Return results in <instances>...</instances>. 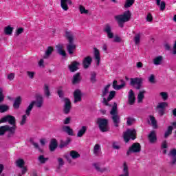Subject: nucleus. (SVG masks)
<instances>
[{
    "label": "nucleus",
    "instance_id": "f257e3e1",
    "mask_svg": "<svg viewBox=\"0 0 176 176\" xmlns=\"http://www.w3.org/2000/svg\"><path fill=\"white\" fill-rule=\"evenodd\" d=\"M115 19L118 25V27L123 28L124 26V23L130 21V19H131V12H130V11H125L121 14L116 15Z\"/></svg>",
    "mask_w": 176,
    "mask_h": 176
},
{
    "label": "nucleus",
    "instance_id": "f03ea898",
    "mask_svg": "<svg viewBox=\"0 0 176 176\" xmlns=\"http://www.w3.org/2000/svg\"><path fill=\"white\" fill-rule=\"evenodd\" d=\"M34 105H36L37 108H42V107H43V96H42V95H36V101H32L29 104L26 111V113L28 115H29V113H31V111L34 108Z\"/></svg>",
    "mask_w": 176,
    "mask_h": 176
},
{
    "label": "nucleus",
    "instance_id": "7ed1b4c3",
    "mask_svg": "<svg viewBox=\"0 0 176 176\" xmlns=\"http://www.w3.org/2000/svg\"><path fill=\"white\" fill-rule=\"evenodd\" d=\"M6 133H8V137L14 135L16 133V126H10V125H4L0 126V137L5 135Z\"/></svg>",
    "mask_w": 176,
    "mask_h": 176
},
{
    "label": "nucleus",
    "instance_id": "20e7f679",
    "mask_svg": "<svg viewBox=\"0 0 176 176\" xmlns=\"http://www.w3.org/2000/svg\"><path fill=\"white\" fill-rule=\"evenodd\" d=\"M110 115H111V119L114 123V126L118 127L119 126V123H120V116L118 113V107L116 104L113 106L111 111H110Z\"/></svg>",
    "mask_w": 176,
    "mask_h": 176
},
{
    "label": "nucleus",
    "instance_id": "39448f33",
    "mask_svg": "<svg viewBox=\"0 0 176 176\" xmlns=\"http://www.w3.org/2000/svg\"><path fill=\"white\" fill-rule=\"evenodd\" d=\"M8 122L9 124H11L10 127H15V131L17 130V126L16 125V118L13 116L8 115L3 117L0 120V123H6Z\"/></svg>",
    "mask_w": 176,
    "mask_h": 176
},
{
    "label": "nucleus",
    "instance_id": "423d86ee",
    "mask_svg": "<svg viewBox=\"0 0 176 176\" xmlns=\"http://www.w3.org/2000/svg\"><path fill=\"white\" fill-rule=\"evenodd\" d=\"M135 134H137L135 129H127L126 131L123 133L124 141L127 142L130 141V140H135Z\"/></svg>",
    "mask_w": 176,
    "mask_h": 176
},
{
    "label": "nucleus",
    "instance_id": "0eeeda50",
    "mask_svg": "<svg viewBox=\"0 0 176 176\" xmlns=\"http://www.w3.org/2000/svg\"><path fill=\"white\" fill-rule=\"evenodd\" d=\"M98 124L99 126V129L100 131L102 133H105V131H108V120L105 118H98Z\"/></svg>",
    "mask_w": 176,
    "mask_h": 176
},
{
    "label": "nucleus",
    "instance_id": "6e6552de",
    "mask_svg": "<svg viewBox=\"0 0 176 176\" xmlns=\"http://www.w3.org/2000/svg\"><path fill=\"white\" fill-rule=\"evenodd\" d=\"M138 152H141V144L140 143H134L126 151V155L129 156L131 153H138Z\"/></svg>",
    "mask_w": 176,
    "mask_h": 176
},
{
    "label": "nucleus",
    "instance_id": "1a4fd4ad",
    "mask_svg": "<svg viewBox=\"0 0 176 176\" xmlns=\"http://www.w3.org/2000/svg\"><path fill=\"white\" fill-rule=\"evenodd\" d=\"M109 87H111V85H107L106 87H104V89L102 90V97L103 98V104L108 107L109 104L108 103L107 100V97L108 96V94H109Z\"/></svg>",
    "mask_w": 176,
    "mask_h": 176
},
{
    "label": "nucleus",
    "instance_id": "9d476101",
    "mask_svg": "<svg viewBox=\"0 0 176 176\" xmlns=\"http://www.w3.org/2000/svg\"><path fill=\"white\" fill-rule=\"evenodd\" d=\"M103 31L107 34L109 39H112L113 38V32H112V26H111V25L106 24L104 27Z\"/></svg>",
    "mask_w": 176,
    "mask_h": 176
},
{
    "label": "nucleus",
    "instance_id": "9b49d317",
    "mask_svg": "<svg viewBox=\"0 0 176 176\" xmlns=\"http://www.w3.org/2000/svg\"><path fill=\"white\" fill-rule=\"evenodd\" d=\"M142 83V78H131V86H134L137 85L136 89H138V90H140V89H141Z\"/></svg>",
    "mask_w": 176,
    "mask_h": 176
},
{
    "label": "nucleus",
    "instance_id": "f8f14e48",
    "mask_svg": "<svg viewBox=\"0 0 176 176\" xmlns=\"http://www.w3.org/2000/svg\"><path fill=\"white\" fill-rule=\"evenodd\" d=\"M67 50L69 54H74V52L76 50V45L74 43V41H70L67 45Z\"/></svg>",
    "mask_w": 176,
    "mask_h": 176
},
{
    "label": "nucleus",
    "instance_id": "ddd939ff",
    "mask_svg": "<svg viewBox=\"0 0 176 176\" xmlns=\"http://www.w3.org/2000/svg\"><path fill=\"white\" fill-rule=\"evenodd\" d=\"M71 100H69L68 98H65V104L63 109L64 113L68 114V113L71 111Z\"/></svg>",
    "mask_w": 176,
    "mask_h": 176
},
{
    "label": "nucleus",
    "instance_id": "4468645a",
    "mask_svg": "<svg viewBox=\"0 0 176 176\" xmlns=\"http://www.w3.org/2000/svg\"><path fill=\"white\" fill-rule=\"evenodd\" d=\"M65 36L68 40V42H74L75 39V33L69 30H65Z\"/></svg>",
    "mask_w": 176,
    "mask_h": 176
},
{
    "label": "nucleus",
    "instance_id": "2eb2a0df",
    "mask_svg": "<svg viewBox=\"0 0 176 176\" xmlns=\"http://www.w3.org/2000/svg\"><path fill=\"white\" fill-rule=\"evenodd\" d=\"M94 57L97 61V65H100V62L101 61V54H100V50L96 47L94 48Z\"/></svg>",
    "mask_w": 176,
    "mask_h": 176
},
{
    "label": "nucleus",
    "instance_id": "dca6fc26",
    "mask_svg": "<svg viewBox=\"0 0 176 176\" xmlns=\"http://www.w3.org/2000/svg\"><path fill=\"white\" fill-rule=\"evenodd\" d=\"M91 61H93V58L91 56L85 57L82 60L83 67L87 69L91 65Z\"/></svg>",
    "mask_w": 176,
    "mask_h": 176
},
{
    "label": "nucleus",
    "instance_id": "f3484780",
    "mask_svg": "<svg viewBox=\"0 0 176 176\" xmlns=\"http://www.w3.org/2000/svg\"><path fill=\"white\" fill-rule=\"evenodd\" d=\"M74 96L75 104H76V102L82 101V92L80 91V90L76 89V91H74Z\"/></svg>",
    "mask_w": 176,
    "mask_h": 176
},
{
    "label": "nucleus",
    "instance_id": "a211bd4d",
    "mask_svg": "<svg viewBox=\"0 0 176 176\" xmlns=\"http://www.w3.org/2000/svg\"><path fill=\"white\" fill-rule=\"evenodd\" d=\"M56 50L60 56H63V57H65L67 56V54L65 53V50H64V44H58L56 46Z\"/></svg>",
    "mask_w": 176,
    "mask_h": 176
},
{
    "label": "nucleus",
    "instance_id": "6ab92c4d",
    "mask_svg": "<svg viewBox=\"0 0 176 176\" xmlns=\"http://www.w3.org/2000/svg\"><path fill=\"white\" fill-rule=\"evenodd\" d=\"M128 101L130 105H133V104H134L135 101V96L134 91H132V89L129 90V92L128 94Z\"/></svg>",
    "mask_w": 176,
    "mask_h": 176
},
{
    "label": "nucleus",
    "instance_id": "aec40b11",
    "mask_svg": "<svg viewBox=\"0 0 176 176\" xmlns=\"http://www.w3.org/2000/svg\"><path fill=\"white\" fill-rule=\"evenodd\" d=\"M168 156L170 159L171 164H175V163H176V149L173 148V149L170 150V153L168 154Z\"/></svg>",
    "mask_w": 176,
    "mask_h": 176
},
{
    "label": "nucleus",
    "instance_id": "412c9836",
    "mask_svg": "<svg viewBox=\"0 0 176 176\" xmlns=\"http://www.w3.org/2000/svg\"><path fill=\"white\" fill-rule=\"evenodd\" d=\"M148 141L151 144H155L157 141V138L156 137V131H152L148 134Z\"/></svg>",
    "mask_w": 176,
    "mask_h": 176
},
{
    "label": "nucleus",
    "instance_id": "4be33fe9",
    "mask_svg": "<svg viewBox=\"0 0 176 176\" xmlns=\"http://www.w3.org/2000/svg\"><path fill=\"white\" fill-rule=\"evenodd\" d=\"M72 1L71 0H60V6L63 10H68V5H71Z\"/></svg>",
    "mask_w": 176,
    "mask_h": 176
},
{
    "label": "nucleus",
    "instance_id": "5701e85b",
    "mask_svg": "<svg viewBox=\"0 0 176 176\" xmlns=\"http://www.w3.org/2000/svg\"><path fill=\"white\" fill-rule=\"evenodd\" d=\"M163 60H164L163 56L160 55V56H155L153 59V63L154 64V65H162V64H163Z\"/></svg>",
    "mask_w": 176,
    "mask_h": 176
},
{
    "label": "nucleus",
    "instance_id": "b1692460",
    "mask_svg": "<svg viewBox=\"0 0 176 176\" xmlns=\"http://www.w3.org/2000/svg\"><path fill=\"white\" fill-rule=\"evenodd\" d=\"M93 153L95 156H100V154L101 153V145H100V144L94 145Z\"/></svg>",
    "mask_w": 176,
    "mask_h": 176
},
{
    "label": "nucleus",
    "instance_id": "393cba45",
    "mask_svg": "<svg viewBox=\"0 0 176 176\" xmlns=\"http://www.w3.org/2000/svg\"><path fill=\"white\" fill-rule=\"evenodd\" d=\"M87 131V127L86 126H81V128L77 132V137L78 138L83 137V135L86 134Z\"/></svg>",
    "mask_w": 176,
    "mask_h": 176
},
{
    "label": "nucleus",
    "instance_id": "a878e982",
    "mask_svg": "<svg viewBox=\"0 0 176 176\" xmlns=\"http://www.w3.org/2000/svg\"><path fill=\"white\" fill-rule=\"evenodd\" d=\"M148 123L152 125L153 129H157V121L153 116H149Z\"/></svg>",
    "mask_w": 176,
    "mask_h": 176
},
{
    "label": "nucleus",
    "instance_id": "bb28decb",
    "mask_svg": "<svg viewBox=\"0 0 176 176\" xmlns=\"http://www.w3.org/2000/svg\"><path fill=\"white\" fill-rule=\"evenodd\" d=\"M63 131L68 134V135H74V129L71 128L69 126H63Z\"/></svg>",
    "mask_w": 176,
    "mask_h": 176
},
{
    "label": "nucleus",
    "instance_id": "cd10ccee",
    "mask_svg": "<svg viewBox=\"0 0 176 176\" xmlns=\"http://www.w3.org/2000/svg\"><path fill=\"white\" fill-rule=\"evenodd\" d=\"M78 67H79V62L74 61L69 65V69L71 72H75V71H78Z\"/></svg>",
    "mask_w": 176,
    "mask_h": 176
},
{
    "label": "nucleus",
    "instance_id": "c85d7f7f",
    "mask_svg": "<svg viewBox=\"0 0 176 176\" xmlns=\"http://www.w3.org/2000/svg\"><path fill=\"white\" fill-rule=\"evenodd\" d=\"M30 113H29V114L27 113V109H26L25 114L22 116L21 121L19 122L20 126H24V124H25V123H27V119H28V116H30Z\"/></svg>",
    "mask_w": 176,
    "mask_h": 176
},
{
    "label": "nucleus",
    "instance_id": "c756f323",
    "mask_svg": "<svg viewBox=\"0 0 176 176\" xmlns=\"http://www.w3.org/2000/svg\"><path fill=\"white\" fill-rule=\"evenodd\" d=\"M145 90H142L139 91V94H138V102H142V100L145 98Z\"/></svg>",
    "mask_w": 176,
    "mask_h": 176
},
{
    "label": "nucleus",
    "instance_id": "7c9ffc66",
    "mask_svg": "<svg viewBox=\"0 0 176 176\" xmlns=\"http://www.w3.org/2000/svg\"><path fill=\"white\" fill-rule=\"evenodd\" d=\"M13 27L10 26V25H8L6 27L4 28V34L6 35H12V34H13Z\"/></svg>",
    "mask_w": 176,
    "mask_h": 176
},
{
    "label": "nucleus",
    "instance_id": "2f4dec72",
    "mask_svg": "<svg viewBox=\"0 0 176 176\" xmlns=\"http://www.w3.org/2000/svg\"><path fill=\"white\" fill-rule=\"evenodd\" d=\"M20 104H21V97H17L13 104L14 109H19L20 108Z\"/></svg>",
    "mask_w": 176,
    "mask_h": 176
},
{
    "label": "nucleus",
    "instance_id": "473e14b6",
    "mask_svg": "<svg viewBox=\"0 0 176 176\" xmlns=\"http://www.w3.org/2000/svg\"><path fill=\"white\" fill-rule=\"evenodd\" d=\"M123 173L121 174L120 176H129V166H127V164L124 162L123 164Z\"/></svg>",
    "mask_w": 176,
    "mask_h": 176
},
{
    "label": "nucleus",
    "instance_id": "72a5a7b5",
    "mask_svg": "<svg viewBox=\"0 0 176 176\" xmlns=\"http://www.w3.org/2000/svg\"><path fill=\"white\" fill-rule=\"evenodd\" d=\"M57 148V140L56 139H53L51 140L50 144V149L52 152L54 151Z\"/></svg>",
    "mask_w": 176,
    "mask_h": 176
},
{
    "label": "nucleus",
    "instance_id": "f704fd0d",
    "mask_svg": "<svg viewBox=\"0 0 176 176\" xmlns=\"http://www.w3.org/2000/svg\"><path fill=\"white\" fill-rule=\"evenodd\" d=\"M69 155L71 156L72 159H73L74 160L76 159H79V157H80V155L79 154V153L75 151H70Z\"/></svg>",
    "mask_w": 176,
    "mask_h": 176
},
{
    "label": "nucleus",
    "instance_id": "c9c22d12",
    "mask_svg": "<svg viewBox=\"0 0 176 176\" xmlns=\"http://www.w3.org/2000/svg\"><path fill=\"white\" fill-rule=\"evenodd\" d=\"M157 6H160V10H164L166 9V3L164 1H160L162 0H155Z\"/></svg>",
    "mask_w": 176,
    "mask_h": 176
},
{
    "label": "nucleus",
    "instance_id": "e433bc0d",
    "mask_svg": "<svg viewBox=\"0 0 176 176\" xmlns=\"http://www.w3.org/2000/svg\"><path fill=\"white\" fill-rule=\"evenodd\" d=\"M173 129H174V128L173 127V126H168V129L164 133V138H168L169 135H171V134L173 133Z\"/></svg>",
    "mask_w": 176,
    "mask_h": 176
},
{
    "label": "nucleus",
    "instance_id": "4c0bfd02",
    "mask_svg": "<svg viewBox=\"0 0 176 176\" xmlns=\"http://www.w3.org/2000/svg\"><path fill=\"white\" fill-rule=\"evenodd\" d=\"M79 82H80V74H79V73H77L73 76L72 83L74 85H76V83H79Z\"/></svg>",
    "mask_w": 176,
    "mask_h": 176
},
{
    "label": "nucleus",
    "instance_id": "58836bf2",
    "mask_svg": "<svg viewBox=\"0 0 176 176\" xmlns=\"http://www.w3.org/2000/svg\"><path fill=\"white\" fill-rule=\"evenodd\" d=\"M43 90H44V94L47 97H50V88L49 87V85L45 84L43 87Z\"/></svg>",
    "mask_w": 176,
    "mask_h": 176
},
{
    "label": "nucleus",
    "instance_id": "ea45409f",
    "mask_svg": "<svg viewBox=\"0 0 176 176\" xmlns=\"http://www.w3.org/2000/svg\"><path fill=\"white\" fill-rule=\"evenodd\" d=\"M52 53H53V47H48L45 52V54L43 56V58H49V57H50V54H52Z\"/></svg>",
    "mask_w": 176,
    "mask_h": 176
},
{
    "label": "nucleus",
    "instance_id": "a19ab883",
    "mask_svg": "<svg viewBox=\"0 0 176 176\" xmlns=\"http://www.w3.org/2000/svg\"><path fill=\"white\" fill-rule=\"evenodd\" d=\"M167 107H168V103L166 102H162L158 103V104L157 105V109H164V108H167Z\"/></svg>",
    "mask_w": 176,
    "mask_h": 176
},
{
    "label": "nucleus",
    "instance_id": "79ce46f5",
    "mask_svg": "<svg viewBox=\"0 0 176 176\" xmlns=\"http://www.w3.org/2000/svg\"><path fill=\"white\" fill-rule=\"evenodd\" d=\"M78 9H79L80 13H81V14H89V11H88V10H86L85 6L80 5L78 6Z\"/></svg>",
    "mask_w": 176,
    "mask_h": 176
},
{
    "label": "nucleus",
    "instance_id": "37998d69",
    "mask_svg": "<svg viewBox=\"0 0 176 176\" xmlns=\"http://www.w3.org/2000/svg\"><path fill=\"white\" fill-rule=\"evenodd\" d=\"M133 41L135 42V45H138L141 42V34H135Z\"/></svg>",
    "mask_w": 176,
    "mask_h": 176
},
{
    "label": "nucleus",
    "instance_id": "c03bdc74",
    "mask_svg": "<svg viewBox=\"0 0 176 176\" xmlns=\"http://www.w3.org/2000/svg\"><path fill=\"white\" fill-rule=\"evenodd\" d=\"M160 97L163 100V101H167V100H168V93L160 92Z\"/></svg>",
    "mask_w": 176,
    "mask_h": 176
},
{
    "label": "nucleus",
    "instance_id": "a18cd8bd",
    "mask_svg": "<svg viewBox=\"0 0 176 176\" xmlns=\"http://www.w3.org/2000/svg\"><path fill=\"white\" fill-rule=\"evenodd\" d=\"M24 160L23 159H18L16 161V164L17 167H19V168H23V167H24Z\"/></svg>",
    "mask_w": 176,
    "mask_h": 176
},
{
    "label": "nucleus",
    "instance_id": "49530a36",
    "mask_svg": "<svg viewBox=\"0 0 176 176\" xmlns=\"http://www.w3.org/2000/svg\"><path fill=\"white\" fill-rule=\"evenodd\" d=\"M9 110V106L6 104H1L0 103V112L3 113V112H6V111Z\"/></svg>",
    "mask_w": 176,
    "mask_h": 176
},
{
    "label": "nucleus",
    "instance_id": "de8ad7c7",
    "mask_svg": "<svg viewBox=\"0 0 176 176\" xmlns=\"http://www.w3.org/2000/svg\"><path fill=\"white\" fill-rule=\"evenodd\" d=\"M36 73L35 72L28 71L26 72V75L29 78V79H34L35 78V75Z\"/></svg>",
    "mask_w": 176,
    "mask_h": 176
},
{
    "label": "nucleus",
    "instance_id": "09e8293b",
    "mask_svg": "<svg viewBox=\"0 0 176 176\" xmlns=\"http://www.w3.org/2000/svg\"><path fill=\"white\" fill-rule=\"evenodd\" d=\"M134 122H135V119H134L133 118L129 117L126 118L127 126H131V124H133V123H134Z\"/></svg>",
    "mask_w": 176,
    "mask_h": 176
},
{
    "label": "nucleus",
    "instance_id": "8fccbe9b",
    "mask_svg": "<svg viewBox=\"0 0 176 176\" xmlns=\"http://www.w3.org/2000/svg\"><path fill=\"white\" fill-rule=\"evenodd\" d=\"M97 74L95 72L91 74V82L92 83H96L97 82Z\"/></svg>",
    "mask_w": 176,
    "mask_h": 176
},
{
    "label": "nucleus",
    "instance_id": "3c124183",
    "mask_svg": "<svg viewBox=\"0 0 176 176\" xmlns=\"http://www.w3.org/2000/svg\"><path fill=\"white\" fill-rule=\"evenodd\" d=\"M115 94H116V92L115 91H110L109 97L107 99V102L109 101H111V100H112V98H113V97H115Z\"/></svg>",
    "mask_w": 176,
    "mask_h": 176
},
{
    "label": "nucleus",
    "instance_id": "603ef678",
    "mask_svg": "<svg viewBox=\"0 0 176 176\" xmlns=\"http://www.w3.org/2000/svg\"><path fill=\"white\" fill-rule=\"evenodd\" d=\"M47 160H49V159L45 157V156H43V155H40L38 157V161L40 162V163H42V164L46 163V162H47Z\"/></svg>",
    "mask_w": 176,
    "mask_h": 176
},
{
    "label": "nucleus",
    "instance_id": "864d4df0",
    "mask_svg": "<svg viewBox=\"0 0 176 176\" xmlns=\"http://www.w3.org/2000/svg\"><path fill=\"white\" fill-rule=\"evenodd\" d=\"M134 3V0H126L124 8H130Z\"/></svg>",
    "mask_w": 176,
    "mask_h": 176
},
{
    "label": "nucleus",
    "instance_id": "5fc2aeb1",
    "mask_svg": "<svg viewBox=\"0 0 176 176\" xmlns=\"http://www.w3.org/2000/svg\"><path fill=\"white\" fill-rule=\"evenodd\" d=\"M146 21H148V23H152V21H153V16H152V14L148 13L147 14V16L146 18Z\"/></svg>",
    "mask_w": 176,
    "mask_h": 176
},
{
    "label": "nucleus",
    "instance_id": "6e6d98bb",
    "mask_svg": "<svg viewBox=\"0 0 176 176\" xmlns=\"http://www.w3.org/2000/svg\"><path fill=\"white\" fill-rule=\"evenodd\" d=\"M148 82H150V83H156V81L155 80V75L151 74L149 76Z\"/></svg>",
    "mask_w": 176,
    "mask_h": 176
},
{
    "label": "nucleus",
    "instance_id": "4d7b16f0",
    "mask_svg": "<svg viewBox=\"0 0 176 176\" xmlns=\"http://www.w3.org/2000/svg\"><path fill=\"white\" fill-rule=\"evenodd\" d=\"M58 168H60V167H63V166H64V160H63L61 157L58 158Z\"/></svg>",
    "mask_w": 176,
    "mask_h": 176
},
{
    "label": "nucleus",
    "instance_id": "13d9d810",
    "mask_svg": "<svg viewBox=\"0 0 176 176\" xmlns=\"http://www.w3.org/2000/svg\"><path fill=\"white\" fill-rule=\"evenodd\" d=\"M5 100V96L3 95V89L0 88V102H2Z\"/></svg>",
    "mask_w": 176,
    "mask_h": 176
},
{
    "label": "nucleus",
    "instance_id": "bf43d9fd",
    "mask_svg": "<svg viewBox=\"0 0 176 176\" xmlns=\"http://www.w3.org/2000/svg\"><path fill=\"white\" fill-rule=\"evenodd\" d=\"M23 32H24V29L23 28H18L16 31L15 35H16V36H19L20 34H23Z\"/></svg>",
    "mask_w": 176,
    "mask_h": 176
},
{
    "label": "nucleus",
    "instance_id": "052dcab7",
    "mask_svg": "<svg viewBox=\"0 0 176 176\" xmlns=\"http://www.w3.org/2000/svg\"><path fill=\"white\" fill-rule=\"evenodd\" d=\"M126 86V82H122V83L120 85H117V87H115V90H120V89H123Z\"/></svg>",
    "mask_w": 176,
    "mask_h": 176
},
{
    "label": "nucleus",
    "instance_id": "680f3d73",
    "mask_svg": "<svg viewBox=\"0 0 176 176\" xmlns=\"http://www.w3.org/2000/svg\"><path fill=\"white\" fill-rule=\"evenodd\" d=\"M32 145L34 146V148L36 149H37V151H38L39 152H42V148H41V147L39 146V144L36 142H33Z\"/></svg>",
    "mask_w": 176,
    "mask_h": 176
},
{
    "label": "nucleus",
    "instance_id": "e2e57ef3",
    "mask_svg": "<svg viewBox=\"0 0 176 176\" xmlns=\"http://www.w3.org/2000/svg\"><path fill=\"white\" fill-rule=\"evenodd\" d=\"M109 171H111V170L109 169V167H108V166L101 168V169H100V173H109Z\"/></svg>",
    "mask_w": 176,
    "mask_h": 176
},
{
    "label": "nucleus",
    "instance_id": "0e129e2a",
    "mask_svg": "<svg viewBox=\"0 0 176 176\" xmlns=\"http://www.w3.org/2000/svg\"><path fill=\"white\" fill-rule=\"evenodd\" d=\"M38 66L40 68H45V60L43 59H41L38 61Z\"/></svg>",
    "mask_w": 176,
    "mask_h": 176
},
{
    "label": "nucleus",
    "instance_id": "69168bd1",
    "mask_svg": "<svg viewBox=\"0 0 176 176\" xmlns=\"http://www.w3.org/2000/svg\"><path fill=\"white\" fill-rule=\"evenodd\" d=\"M7 79H8V80H13V79H14V73L9 74L7 76Z\"/></svg>",
    "mask_w": 176,
    "mask_h": 176
},
{
    "label": "nucleus",
    "instance_id": "338daca9",
    "mask_svg": "<svg viewBox=\"0 0 176 176\" xmlns=\"http://www.w3.org/2000/svg\"><path fill=\"white\" fill-rule=\"evenodd\" d=\"M113 42L119 43L122 42V38L120 37H119L118 36H116L114 37Z\"/></svg>",
    "mask_w": 176,
    "mask_h": 176
},
{
    "label": "nucleus",
    "instance_id": "774afa93",
    "mask_svg": "<svg viewBox=\"0 0 176 176\" xmlns=\"http://www.w3.org/2000/svg\"><path fill=\"white\" fill-rule=\"evenodd\" d=\"M172 54H174V56H175L176 54V41H175V43L173 45V48L172 50Z\"/></svg>",
    "mask_w": 176,
    "mask_h": 176
}]
</instances>
